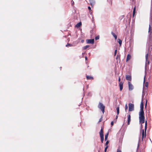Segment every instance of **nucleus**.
Masks as SVG:
<instances>
[{
  "label": "nucleus",
  "mask_w": 152,
  "mask_h": 152,
  "mask_svg": "<svg viewBox=\"0 0 152 152\" xmlns=\"http://www.w3.org/2000/svg\"><path fill=\"white\" fill-rule=\"evenodd\" d=\"M81 22H79L78 23H77L76 25V27L78 28L80 27L81 25Z\"/></svg>",
  "instance_id": "obj_17"
},
{
  "label": "nucleus",
  "mask_w": 152,
  "mask_h": 152,
  "mask_svg": "<svg viewBox=\"0 0 152 152\" xmlns=\"http://www.w3.org/2000/svg\"><path fill=\"white\" fill-rule=\"evenodd\" d=\"M72 44H70L69 43H67V45H66V47H68V46H72Z\"/></svg>",
  "instance_id": "obj_25"
},
{
  "label": "nucleus",
  "mask_w": 152,
  "mask_h": 152,
  "mask_svg": "<svg viewBox=\"0 0 152 152\" xmlns=\"http://www.w3.org/2000/svg\"><path fill=\"white\" fill-rule=\"evenodd\" d=\"M86 42L87 44H93L94 42V39H87Z\"/></svg>",
  "instance_id": "obj_3"
},
{
  "label": "nucleus",
  "mask_w": 152,
  "mask_h": 152,
  "mask_svg": "<svg viewBox=\"0 0 152 152\" xmlns=\"http://www.w3.org/2000/svg\"><path fill=\"white\" fill-rule=\"evenodd\" d=\"M116 110H117V115H118V114L119 113V107H117L116 108Z\"/></svg>",
  "instance_id": "obj_24"
},
{
  "label": "nucleus",
  "mask_w": 152,
  "mask_h": 152,
  "mask_svg": "<svg viewBox=\"0 0 152 152\" xmlns=\"http://www.w3.org/2000/svg\"><path fill=\"white\" fill-rule=\"evenodd\" d=\"M108 134H109V133H108V132L105 135V141L106 140H107V139Z\"/></svg>",
  "instance_id": "obj_19"
},
{
  "label": "nucleus",
  "mask_w": 152,
  "mask_h": 152,
  "mask_svg": "<svg viewBox=\"0 0 152 152\" xmlns=\"http://www.w3.org/2000/svg\"><path fill=\"white\" fill-rule=\"evenodd\" d=\"M139 122L142 124H143L145 122V117H143L139 118Z\"/></svg>",
  "instance_id": "obj_9"
},
{
  "label": "nucleus",
  "mask_w": 152,
  "mask_h": 152,
  "mask_svg": "<svg viewBox=\"0 0 152 152\" xmlns=\"http://www.w3.org/2000/svg\"><path fill=\"white\" fill-rule=\"evenodd\" d=\"M111 34L113 35V36L115 38V39L116 40L117 39V36L114 33H113V32H111Z\"/></svg>",
  "instance_id": "obj_16"
},
{
  "label": "nucleus",
  "mask_w": 152,
  "mask_h": 152,
  "mask_svg": "<svg viewBox=\"0 0 152 152\" xmlns=\"http://www.w3.org/2000/svg\"><path fill=\"white\" fill-rule=\"evenodd\" d=\"M131 58V56L129 54H128L127 55V58L126 59V62H127L129 61Z\"/></svg>",
  "instance_id": "obj_14"
},
{
  "label": "nucleus",
  "mask_w": 152,
  "mask_h": 152,
  "mask_svg": "<svg viewBox=\"0 0 152 152\" xmlns=\"http://www.w3.org/2000/svg\"><path fill=\"white\" fill-rule=\"evenodd\" d=\"M118 42L119 43L120 45H121L122 42V40L119 39H118Z\"/></svg>",
  "instance_id": "obj_21"
},
{
  "label": "nucleus",
  "mask_w": 152,
  "mask_h": 152,
  "mask_svg": "<svg viewBox=\"0 0 152 152\" xmlns=\"http://www.w3.org/2000/svg\"><path fill=\"white\" fill-rule=\"evenodd\" d=\"M118 81H119V82H120V77H119V79H118Z\"/></svg>",
  "instance_id": "obj_41"
},
{
  "label": "nucleus",
  "mask_w": 152,
  "mask_h": 152,
  "mask_svg": "<svg viewBox=\"0 0 152 152\" xmlns=\"http://www.w3.org/2000/svg\"><path fill=\"white\" fill-rule=\"evenodd\" d=\"M135 10H136V7H135L133 9V17L134 16L135 13Z\"/></svg>",
  "instance_id": "obj_20"
},
{
  "label": "nucleus",
  "mask_w": 152,
  "mask_h": 152,
  "mask_svg": "<svg viewBox=\"0 0 152 152\" xmlns=\"http://www.w3.org/2000/svg\"><path fill=\"white\" fill-rule=\"evenodd\" d=\"M99 39V36H97L95 37V39L96 40Z\"/></svg>",
  "instance_id": "obj_32"
},
{
  "label": "nucleus",
  "mask_w": 152,
  "mask_h": 152,
  "mask_svg": "<svg viewBox=\"0 0 152 152\" xmlns=\"http://www.w3.org/2000/svg\"><path fill=\"white\" fill-rule=\"evenodd\" d=\"M120 55L118 53L117 55L116 56V60H118V59L119 58V59H120Z\"/></svg>",
  "instance_id": "obj_22"
},
{
  "label": "nucleus",
  "mask_w": 152,
  "mask_h": 152,
  "mask_svg": "<svg viewBox=\"0 0 152 152\" xmlns=\"http://www.w3.org/2000/svg\"><path fill=\"white\" fill-rule=\"evenodd\" d=\"M129 111H132L134 110V105L133 104L130 103L129 104Z\"/></svg>",
  "instance_id": "obj_2"
},
{
  "label": "nucleus",
  "mask_w": 152,
  "mask_h": 152,
  "mask_svg": "<svg viewBox=\"0 0 152 152\" xmlns=\"http://www.w3.org/2000/svg\"><path fill=\"white\" fill-rule=\"evenodd\" d=\"M89 47V45H87L83 47V48L84 50H86L87 48H88Z\"/></svg>",
  "instance_id": "obj_23"
},
{
  "label": "nucleus",
  "mask_w": 152,
  "mask_h": 152,
  "mask_svg": "<svg viewBox=\"0 0 152 152\" xmlns=\"http://www.w3.org/2000/svg\"><path fill=\"white\" fill-rule=\"evenodd\" d=\"M149 50H150L151 49V50H152V45H150V47L149 48Z\"/></svg>",
  "instance_id": "obj_35"
},
{
  "label": "nucleus",
  "mask_w": 152,
  "mask_h": 152,
  "mask_svg": "<svg viewBox=\"0 0 152 152\" xmlns=\"http://www.w3.org/2000/svg\"><path fill=\"white\" fill-rule=\"evenodd\" d=\"M81 42H84V40H82L81 41Z\"/></svg>",
  "instance_id": "obj_44"
},
{
  "label": "nucleus",
  "mask_w": 152,
  "mask_h": 152,
  "mask_svg": "<svg viewBox=\"0 0 152 152\" xmlns=\"http://www.w3.org/2000/svg\"><path fill=\"white\" fill-rule=\"evenodd\" d=\"M74 3V2L73 1V2H72V4H73Z\"/></svg>",
  "instance_id": "obj_46"
},
{
  "label": "nucleus",
  "mask_w": 152,
  "mask_h": 152,
  "mask_svg": "<svg viewBox=\"0 0 152 152\" xmlns=\"http://www.w3.org/2000/svg\"><path fill=\"white\" fill-rule=\"evenodd\" d=\"M131 115L129 114L128 115L127 118V121H128V124L129 125L130 124V122L131 121Z\"/></svg>",
  "instance_id": "obj_11"
},
{
  "label": "nucleus",
  "mask_w": 152,
  "mask_h": 152,
  "mask_svg": "<svg viewBox=\"0 0 152 152\" xmlns=\"http://www.w3.org/2000/svg\"><path fill=\"white\" fill-rule=\"evenodd\" d=\"M123 83L122 82H120L119 83V86L120 91H121L123 88Z\"/></svg>",
  "instance_id": "obj_10"
},
{
  "label": "nucleus",
  "mask_w": 152,
  "mask_h": 152,
  "mask_svg": "<svg viewBox=\"0 0 152 152\" xmlns=\"http://www.w3.org/2000/svg\"><path fill=\"white\" fill-rule=\"evenodd\" d=\"M86 78L87 80L94 79L93 77L91 76H86Z\"/></svg>",
  "instance_id": "obj_13"
},
{
  "label": "nucleus",
  "mask_w": 152,
  "mask_h": 152,
  "mask_svg": "<svg viewBox=\"0 0 152 152\" xmlns=\"http://www.w3.org/2000/svg\"><path fill=\"white\" fill-rule=\"evenodd\" d=\"M98 107L101 110L102 113H104V112L105 106L102 103L99 102L98 105Z\"/></svg>",
  "instance_id": "obj_1"
},
{
  "label": "nucleus",
  "mask_w": 152,
  "mask_h": 152,
  "mask_svg": "<svg viewBox=\"0 0 152 152\" xmlns=\"http://www.w3.org/2000/svg\"><path fill=\"white\" fill-rule=\"evenodd\" d=\"M128 109V106L127 104H126L125 106V110L126 111Z\"/></svg>",
  "instance_id": "obj_31"
},
{
  "label": "nucleus",
  "mask_w": 152,
  "mask_h": 152,
  "mask_svg": "<svg viewBox=\"0 0 152 152\" xmlns=\"http://www.w3.org/2000/svg\"><path fill=\"white\" fill-rule=\"evenodd\" d=\"M147 121H145V132L146 131V130L147 129Z\"/></svg>",
  "instance_id": "obj_28"
},
{
  "label": "nucleus",
  "mask_w": 152,
  "mask_h": 152,
  "mask_svg": "<svg viewBox=\"0 0 152 152\" xmlns=\"http://www.w3.org/2000/svg\"><path fill=\"white\" fill-rule=\"evenodd\" d=\"M100 138H101V142L102 143H103V141H104V137H101Z\"/></svg>",
  "instance_id": "obj_27"
},
{
  "label": "nucleus",
  "mask_w": 152,
  "mask_h": 152,
  "mask_svg": "<svg viewBox=\"0 0 152 152\" xmlns=\"http://www.w3.org/2000/svg\"><path fill=\"white\" fill-rule=\"evenodd\" d=\"M126 78L127 80L131 81L132 79V76L131 75H126Z\"/></svg>",
  "instance_id": "obj_7"
},
{
  "label": "nucleus",
  "mask_w": 152,
  "mask_h": 152,
  "mask_svg": "<svg viewBox=\"0 0 152 152\" xmlns=\"http://www.w3.org/2000/svg\"><path fill=\"white\" fill-rule=\"evenodd\" d=\"M118 115H117L116 116V118L117 119V118H118Z\"/></svg>",
  "instance_id": "obj_42"
},
{
  "label": "nucleus",
  "mask_w": 152,
  "mask_h": 152,
  "mask_svg": "<svg viewBox=\"0 0 152 152\" xmlns=\"http://www.w3.org/2000/svg\"><path fill=\"white\" fill-rule=\"evenodd\" d=\"M109 143V141L108 140L105 143V145H106L107 146V145Z\"/></svg>",
  "instance_id": "obj_34"
},
{
  "label": "nucleus",
  "mask_w": 152,
  "mask_h": 152,
  "mask_svg": "<svg viewBox=\"0 0 152 152\" xmlns=\"http://www.w3.org/2000/svg\"><path fill=\"white\" fill-rule=\"evenodd\" d=\"M148 53H147L145 55V59H146V60L147 61H148Z\"/></svg>",
  "instance_id": "obj_26"
},
{
  "label": "nucleus",
  "mask_w": 152,
  "mask_h": 152,
  "mask_svg": "<svg viewBox=\"0 0 152 152\" xmlns=\"http://www.w3.org/2000/svg\"><path fill=\"white\" fill-rule=\"evenodd\" d=\"M117 49H116L115 50V52H114V56H115L116 55V54H117Z\"/></svg>",
  "instance_id": "obj_30"
},
{
  "label": "nucleus",
  "mask_w": 152,
  "mask_h": 152,
  "mask_svg": "<svg viewBox=\"0 0 152 152\" xmlns=\"http://www.w3.org/2000/svg\"><path fill=\"white\" fill-rule=\"evenodd\" d=\"M148 84L147 82L145 84V86L147 87L148 86Z\"/></svg>",
  "instance_id": "obj_36"
},
{
  "label": "nucleus",
  "mask_w": 152,
  "mask_h": 152,
  "mask_svg": "<svg viewBox=\"0 0 152 152\" xmlns=\"http://www.w3.org/2000/svg\"><path fill=\"white\" fill-rule=\"evenodd\" d=\"M89 13L91 15L92 13V11L91 10H89Z\"/></svg>",
  "instance_id": "obj_37"
},
{
  "label": "nucleus",
  "mask_w": 152,
  "mask_h": 152,
  "mask_svg": "<svg viewBox=\"0 0 152 152\" xmlns=\"http://www.w3.org/2000/svg\"><path fill=\"white\" fill-rule=\"evenodd\" d=\"M90 5L92 7L95 3V0H89Z\"/></svg>",
  "instance_id": "obj_8"
},
{
  "label": "nucleus",
  "mask_w": 152,
  "mask_h": 152,
  "mask_svg": "<svg viewBox=\"0 0 152 152\" xmlns=\"http://www.w3.org/2000/svg\"><path fill=\"white\" fill-rule=\"evenodd\" d=\"M148 64H149V61H148Z\"/></svg>",
  "instance_id": "obj_45"
},
{
  "label": "nucleus",
  "mask_w": 152,
  "mask_h": 152,
  "mask_svg": "<svg viewBox=\"0 0 152 152\" xmlns=\"http://www.w3.org/2000/svg\"><path fill=\"white\" fill-rule=\"evenodd\" d=\"M128 85H129V91L132 90L133 88L134 87L133 85L132 84V83L129 82H128Z\"/></svg>",
  "instance_id": "obj_6"
},
{
  "label": "nucleus",
  "mask_w": 152,
  "mask_h": 152,
  "mask_svg": "<svg viewBox=\"0 0 152 152\" xmlns=\"http://www.w3.org/2000/svg\"><path fill=\"white\" fill-rule=\"evenodd\" d=\"M146 132H145V133L144 132L143 129L142 130V140L144 138H145L146 137Z\"/></svg>",
  "instance_id": "obj_4"
},
{
  "label": "nucleus",
  "mask_w": 152,
  "mask_h": 152,
  "mask_svg": "<svg viewBox=\"0 0 152 152\" xmlns=\"http://www.w3.org/2000/svg\"><path fill=\"white\" fill-rule=\"evenodd\" d=\"M85 59H86V60H87V57H85Z\"/></svg>",
  "instance_id": "obj_43"
},
{
  "label": "nucleus",
  "mask_w": 152,
  "mask_h": 152,
  "mask_svg": "<svg viewBox=\"0 0 152 152\" xmlns=\"http://www.w3.org/2000/svg\"><path fill=\"white\" fill-rule=\"evenodd\" d=\"M88 9L89 10H91V7H88Z\"/></svg>",
  "instance_id": "obj_39"
},
{
  "label": "nucleus",
  "mask_w": 152,
  "mask_h": 152,
  "mask_svg": "<svg viewBox=\"0 0 152 152\" xmlns=\"http://www.w3.org/2000/svg\"><path fill=\"white\" fill-rule=\"evenodd\" d=\"M102 117L100 118V119H99V122H100L101 121H102Z\"/></svg>",
  "instance_id": "obj_33"
},
{
  "label": "nucleus",
  "mask_w": 152,
  "mask_h": 152,
  "mask_svg": "<svg viewBox=\"0 0 152 152\" xmlns=\"http://www.w3.org/2000/svg\"><path fill=\"white\" fill-rule=\"evenodd\" d=\"M108 147V145H107L106 147L105 148L104 151V152H106L107 149Z\"/></svg>",
  "instance_id": "obj_29"
},
{
  "label": "nucleus",
  "mask_w": 152,
  "mask_h": 152,
  "mask_svg": "<svg viewBox=\"0 0 152 152\" xmlns=\"http://www.w3.org/2000/svg\"><path fill=\"white\" fill-rule=\"evenodd\" d=\"M99 134L100 137H104L103 131L102 128L100 130V131L99 132Z\"/></svg>",
  "instance_id": "obj_12"
},
{
  "label": "nucleus",
  "mask_w": 152,
  "mask_h": 152,
  "mask_svg": "<svg viewBox=\"0 0 152 152\" xmlns=\"http://www.w3.org/2000/svg\"><path fill=\"white\" fill-rule=\"evenodd\" d=\"M143 104L142 102H141L140 104V111H143Z\"/></svg>",
  "instance_id": "obj_15"
},
{
  "label": "nucleus",
  "mask_w": 152,
  "mask_h": 152,
  "mask_svg": "<svg viewBox=\"0 0 152 152\" xmlns=\"http://www.w3.org/2000/svg\"><path fill=\"white\" fill-rule=\"evenodd\" d=\"M144 115L143 111H140L139 113V118L144 117Z\"/></svg>",
  "instance_id": "obj_5"
},
{
  "label": "nucleus",
  "mask_w": 152,
  "mask_h": 152,
  "mask_svg": "<svg viewBox=\"0 0 152 152\" xmlns=\"http://www.w3.org/2000/svg\"><path fill=\"white\" fill-rule=\"evenodd\" d=\"M151 27L150 25H149V30H148V32L150 33V34H152V32L151 31Z\"/></svg>",
  "instance_id": "obj_18"
},
{
  "label": "nucleus",
  "mask_w": 152,
  "mask_h": 152,
  "mask_svg": "<svg viewBox=\"0 0 152 152\" xmlns=\"http://www.w3.org/2000/svg\"><path fill=\"white\" fill-rule=\"evenodd\" d=\"M111 126H113V121H112L111 123Z\"/></svg>",
  "instance_id": "obj_40"
},
{
  "label": "nucleus",
  "mask_w": 152,
  "mask_h": 152,
  "mask_svg": "<svg viewBox=\"0 0 152 152\" xmlns=\"http://www.w3.org/2000/svg\"><path fill=\"white\" fill-rule=\"evenodd\" d=\"M117 152H121V150L118 149L117 150Z\"/></svg>",
  "instance_id": "obj_38"
}]
</instances>
